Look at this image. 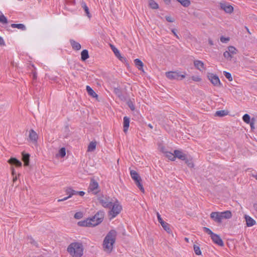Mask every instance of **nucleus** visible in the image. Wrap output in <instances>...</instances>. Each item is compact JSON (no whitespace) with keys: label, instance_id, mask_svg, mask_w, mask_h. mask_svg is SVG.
<instances>
[{"label":"nucleus","instance_id":"nucleus-45","mask_svg":"<svg viewBox=\"0 0 257 257\" xmlns=\"http://www.w3.org/2000/svg\"><path fill=\"white\" fill-rule=\"evenodd\" d=\"M157 216L158 220V221L160 224H162L163 222H165L162 218H161V215L159 214V212L157 213Z\"/></svg>","mask_w":257,"mask_h":257},{"label":"nucleus","instance_id":"nucleus-40","mask_svg":"<svg viewBox=\"0 0 257 257\" xmlns=\"http://www.w3.org/2000/svg\"><path fill=\"white\" fill-rule=\"evenodd\" d=\"M216 115L219 116H223L226 115V112L224 110H219L216 112Z\"/></svg>","mask_w":257,"mask_h":257},{"label":"nucleus","instance_id":"nucleus-39","mask_svg":"<svg viewBox=\"0 0 257 257\" xmlns=\"http://www.w3.org/2000/svg\"><path fill=\"white\" fill-rule=\"evenodd\" d=\"M59 155L62 157H64L66 155V150L65 148H62L59 151Z\"/></svg>","mask_w":257,"mask_h":257},{"label":"nucleus","instance_id":"nucleus-44","mask_svg":"<svg viewBox=\"0 0 257 257\" xmlns=\"http://www.w3.org/2000/svg\"><path fill=\"white\" fill-rule=\"evenodd\" d=\"M229 38H225V37H224L223 36H221L220 37V41L222 43H226L228 41H229Z\"/></svg>","mask_w":257,"mask_h":257},{"label":"nucleus","instance_id":"nucleus-8","mask_svg":"<svg viewBox=\"0 0 257 257\" xmlns=\"http://www.w3.org/2000/svg\"><path fill=\"white\" fill-rule=\"evenodd\" d=\"M114 199L106 196H102L98 198L99 202L105 208H110Z\"/></svg>","mask_w":257,"mask_h":257},{"label":"nucleus","instance_id":"nucleus-9","mask_svg":"<svg viewBox=\"0 0 257 257\" xmlns=\"http://www.w3.org/2000/svg\"><path fill=\"white\" fill-rule=\"evenodd\" d=\"M237 50L233 46H229L227 48V50L223 53L224 57L227 60H230L232 58V56L236 53Z\"/></svg>","mask_w":257,"mask_h":257},{"label":"nucleus","instance_id":"nucleus-51","mask_svg":"<svg viewBox=\"0 0 257 257\" xmlns=\"http://www.w3.org/2000/svg\"><path fill=\"white\" fill-rule=\"evenodd\" d=\"M1 46L2 45H5V42H4V40L1 38Z\"/></svg>","mask_w":257,"mask_h":257},{"label":"nucleus","instance_id":"nucleus-32","mask_svg":"<svg viewBox=\"0 0 257 257\" xmlns=\"http://www.w3.org/2000/svg\"><path fill=\"white\" fill-rule=\"evenodd\" d=\"M180 3L183 7H187L190 5L189 0H176Z\"/></svg>","mask_w":257,"mask_h":257},{"label":"nucleus","instance_id":"nucleus-52","mask_svg":"<svg viewBox=\"0 0 257 257\" xmlns=\"http://www.w3.org/2000/svg\"><path fill=\"white\" fill-rule=\"evenodd\" d=\"M161 150L162 152L163 153H164V154H165V152H167V151H165V148H163V147L161 148Z\"/></svg>","mask_w":257,"mask_h":257},{"label":"nucleus","instance_id":"nucleus-6","mask_svg":"<svg viewBox=\"0 0 257 257\" xmlns=\"http://www.w3.org/2000/svg\"><path fill=\"white\" fill-rule=\"evenodd\" d=\"M110 208L109 215L111 216L112 218H114L122 210V206L118 201L115 199Z\"/></svg>","mask_w":257,"mask_h":257},{"label":"nucleus","instance_id":"nucleus-2","mask_svg":"<svg viewBox=\"0 0 257 257\" xmlns=\"http://www.w3.org/2000/svg\"><path fill=\"white\" fill-rule=\"evenodd\" d=\"M116 232L114 230H110L105 237L103 241V248L105 252L110 253L112 250L115 243Z\"/></svg>","mask_w":257,"mask_h":257},{"label":"nucleus","instance_id":"nucleus-18","mask_svg":"<svg viewBox=\"0 0 257 257\" xmlns=\"http://www.w3.org/2000/svg\"><path fill=\"white\" fill-rule=\"evenodd\" d=\"M175 158H177L181 160H186V156L181 151L176 150L174 151Z\"/></svg>","mask_w":257,"mask_h":257},{"label":"nucleus","instance_id":"nucleus-34","mask_svg":"<svg viewBox=\"0 0 257 257\" xmlns=\"http://www.w3.org/2000/svg\"><path fill=\"white\" fill-rule=\"evenodd\" d=\"M161 224L164 229V230H165L168 233L170 232L171 229L170 228L169 225L168 223L164 222Z\"/></svg>","mask_w":257,"mask_h":257},{"label":"nucleus","instance_id":"nucleus-36","mask_svg":"<svg viewBox=\"0 0 257 257\" xmlns=\"http://www.w3.org/2000/svg\"><path fill=\"white\" fill-rule=\"evenodd\" d=\"M224 75L225 77L230 81L232 80V77L231 76V74L229 72L224 71L223 72Z\"/></svg>","mask_w":257,"mask_h":257},{"label":"nucleus","instance_id":"nucleus-53","mask_svg":"<svg viewBox=\"0 0 257 257\" xmlns=\"http://www.w3.org/2000/svg\"><path fill=\"white\" fill-rule=\"evenodd\" d=\"M164 2L167 4H169L170 2H171V0H164Z\"/></svg>","mask_w":257,"mask_h":257},{"label":"nucleus","instance_id":"nucleus-20","mask_svg":"<svg viewBox=\"0 0 257 257\" xmlns=\"http://www.w3.org/2000/svg\"><path fill=\"white\" fill-rule=\"evenodd\" d=\"M123 132L126 133L130 126V118L127 116L123 117Z\"/></svg>","mask_w":257,"mask_h":257},{"label":"nucleus","instance_id":"nucleus-38","mask_svg":"<svg viewBox=\"0 0 257 257\" xmlns=\"http://www.w3.org/2000/svg\"><path fill=\"white\" fill-rule=\"evenodd\" d=\"M127 105L128 106V107L130 108V109L132 110L133 111L135 109V105L132 101H131L130 100H128L127 102Z\"/></svg>","mask_w":257,"mask_h":257},{"label":"nucleus","instance_id":"nucleus-50","mask_svg":"<svg viewBox=\"0 0 257 257\" xmlns=\"http://www.w3.org/2000/svg\"><path fill=\"white\" fill-rule=\"evenodd\" d=\"M209 44L210 45H211V46L213 45V41H212L211 40H210V39H209Z\"/></svg>","mask_w":257,"mask_h":257},{"label":"nucleus","instance_id":"nucleus-48","mask_svg":"<svg viewBox=\"0 0 257 257\" xmlns=\"http://www.w3.org/2000/svg\"><path fill=\"white\" fill-rule=\"evenodd\" d=\"M186 161V163L187 164V165L189 167H193V164L191 162H189L188 160L186 159V160H185Z\"/></svg>","mask_w":257,"mask_h":257},{"label":"nucleus","instance_id":"nucleus-22","mask_svg":"<svg viewBox=\"0 0 257 257\" xmlns=\"http://www.w3.org/2000/svg\"><path fill=\"white\" fill-rule=\"evenodd\" d=\"M70 44L71 45L72 48L74 50H79L81 48V45L79 43L76 42L74 40H70Z\"/></svg>","mask_w":257,"mask_h":257},{"label":"nucleus","instance_id":"nucleus-10","mask_svg":"<svg viewBox=\"0 0 257 257\" xmlns=\"http://www.w3.org/2000/svg\"><path fill=\"white\" fill-rule=\"evenodd\" d=\"M98 184L94 180H92L90 183L88 191L93 194H96L98 192Z\"/></svg>","mask_w":257,"mask_h":257},{"label":"nucleus","instance_id":"nucleus-25","mask_svg":"<svg viewBox=\"0 0 257 257\" xmlns=\"http://www.w3.org/2000/svg\"><path fill=\"white\" fill-rule=\"evenodd\" d=\"M96 146V142H91L89 143L88 148H87V151L88 152H93L95 149Z\"/></svg>","mask_w":257,"mask_h":257},{"label":"nucleus","instance_id":"nucleus-11","mask_svg":"<svg viewBox=\"0 0 257 257\" xmlns=\"http://www.w3.org/2000/svg\"><path fill=\"white\" fill-rule=\"evenodd\" d=\"M38 139V136L37 134L33 130H31L29 131V141L34 145H36L37 144Z\"/></svg>","mask_w":257,"mask_h":257},{"label":"nucleus","instance_id":"nucleus-58","mask_svg":"<svg viewBox=\"0 0 257 257\" xmlns=\"http://www.w3.org/2000/svg\"><path fill=\"white\" fill-rule=\"evenodd\" d=\"M12 174H13V175H14V171H13Z\"/></svg>","mask_w":257,"mask_h":257},{"label":"nucleus","instance_id":"nucleus-30","mask_svg":"<svg viewBox=\"0 0 257 257\" xmlns=\"http://www.w3.org/2000/svg\"><path fill=\"white\" fill-rule=\"evenodd\" d=\"M165 156L168 158L171 161H175V156L174 153H172L170 152H165Z\"/></svg>","mask_w":257,"mask_h":257},{"label":"nucleus","instance_id":"nucleus-41","mask_svg":"<svg viewBox=\"0 0 257 257\" xmlns=\"http://www.w3.org/2000/svg\"><path fill=\"white\" fill-rule=\"evenodd\" d=\"M82 216H83V214L81 212H76L74 214V218L76 219H80L82 217Z\"/></svg>","mask_w":257,"mask_h":257},{"label":"nucleus","instance_id":"nucleus-37","mask_svg":"<svg viewBox=\"0 0 257 257\" xmlns=\"http://www.w3.org/2000/svg\"><path fill=\"white\" fill-rule=\"evenodd\" d=\"M203 230L207 233V234H209L210 237L214 233H213L209 228L204 227H203Z\"/></svg>","mask_w":257,"mask_h":257},{"label":"nucleus","instance_id":"nucleus-17","mask_svg":"<svg viewBox=\"0 0 257 257\" xmlns=\"http://www.w3.org/2000/svg\"><path fill=\"white\" fill-rule=\"evenodd\" d=\"M67 194L68 195L67 197H64L62 199H58V202L64 201L70 198L72 196L76 195V191L72 189L71 188H68L66 190Z\"/></svg>","mask_w":257,"mask_h":257},{"label":"nucleus","instance_id":"nucleus-57","mask_svg":"<svg viewBox=\"0 0 257 257\" xmlns=\"http://www.w3.org/2000/svg\"><path fill=\"white\" fill-rule=\"evenodd\" d=\"M17 179V177L14 178V181H15Z\"/></svg>","mask_w":257,"mask_h":257},{"label":"nucleus","instance_id":"nucleus-3","mask_svg":"<svg viewBox=\"0 0 257 257\" xmlns=\"http://www.w3.org/2000/svg\"><path fill=\"white\" fill-rule=\"evenodd\" d=\"M83 246L81 242L71 243L67 248V251L72 257H81L83 254Z\"/></svg>","mask_w":257,"mask_h":257},{"label":"nucleus","instance_id":"nucleus-31","mask_svg":"<svg viewBox=\"0 0 257 257\" xmlns=\"http://www.w3.org/2000/svg\"><path fill=\"white\" fill-rule=\"evenodd\" d=\"M149 6L153 9H157L159 8L158 4L154 0H150Z\"/></svg>","mask_w":257,"mask_h":257},{"label":"nucleus","instance_id":"nucleus-7","mask_svg":"<svg viewBox=\"0 0 257 257\" xmlns=\"http://www.w3.org/2000/svg\"><path fill=\"white\" fill-rule=\"evenodd\" d=\"M130 175L132 178L135 181L138 187L142 192L144 193L145 189L141 183L142 179L139 174L136 171L131 170L130 171Z\"/></svg>","mask_w":257,"mask_h":257},{"label":"nucleus","instance_id":"nucleus-28","mask_svg":"<svg viewBox=\"0 0 257 257\" xmlns=\"http://www.w3.org/2000/svg\"><path fill=\"white\" fill-rule=\"evenodd\" d=\"M11 27L13 28H17L18 29H20L22 30H26V27L24 24H12L11 25Z\"/></svg>","mask_w":257,"mask_h":257},{"label":"nucleus","instance_id":"nucleus-1","mask_svg":"<svg viewBox=\"0 0 257 257\" xmlns=\"http://www.w3.org/2000/svg\"><path fill=\"white\" fill-rule=\"evenodd\" d=\"M104 218V213L102 211H98L93 217L88 218L85 220L79 221L78 225L81 226L91 227L100 224Z\"/></svg>","mask_w":257,"mask_h":257},{"label":"nucleus","instance_id":"nucleus-42","mask_svg":"<svg viewBox=\"0 0 257 257\" xmlns=\"http://www.w3.org/2000/svg\"><path fill=\"white\" fill-rule=\"evenodd\" d=\"M7 18L3 14L1 13V23H3V24H6L7 23Z\"/></svg>","mask_w":257,"mask_h":257},{"label":"nucleus","instance_id":"nucleus-5","mask_svg":"<svg viewBox=\"0 0 257 257\" xmlns=\"http://www.w3.org/2000/svg\"><path fill=\"white\" fill-rule=\"evenodd\" d=\"M186 73L185 72L170 71L166 73V77L170 80H181L185 78Z\"/></svg>","mask_w":257,"mask_h":257},{"label":"nucleus","instance_id":"nucleus-33","mask_svg":"<svg viewBox=\"0 0 257 257\" xmlns=\"http://www.w3.org/2000/svg\"><path fill=\"white\" fill-rule=\"evenodd\" d=\"M194 251L196 255H201L202 252L200 249V247L197 245H194L193 246Z\"/></svg>","mask_w":257,"mask_h":257},{"label":"nucleus","instance_id":"nucleus-27","mask_svg":"<svg viewBox=\"0 0 257 257\" xmlns=\"http://www.w3.org/2000/svg\"><path fill=\"white\" fill-rule=\"evenodd\" d=\"M81 57L82 61H85L89 58L88 52L87 50H83L81 52Z\"/></svg>","mask_w":257,"mask_h":257},{"label":"nucleus","instance_id":"nucleus-13","mask_svg":"<svg viewBox=\"0 0 257 257\" xmlns=\"http://www.w3.org/2000/svg\"><path fill=\"white\" fill-rule=\"evenodd\" d=\"M194 65L195 68L200 71L203 72L205 70L204 64L202 61L198 60H194Z\"/></svg>","mask_w":257,"mask_h":257},{"label":"nucleus","instance_id":"nucleus-24","mask_svg":"<svg viewBox=\"0 0 257 257\" xmlns=\"http://www.w3.org/2000/svg\"><path fill=\"white\" fill-rule=\"evenodd\" d=\"M86 90L88 94L93 97H97V94L94 91V90L88 85L86 86Z\"/></svg>","mask_w":257,"mask_h":257},{"label":"nucleus","instance_id":"nucleus-21","mask_svg":"<svg viewBox=\"0 0 257 257\" xmlns=\"http://www.w3.org/2000/svg\"><path fill=\"white\" fill-rule=\"evenodd\" d=\"M30 155L27 153H22L23 161L24 162V165L27 166L29 164Z\"/></svg>","mask_w":257,"mask_h":257},{"label":"nucleus","instance_id":"nucleus-23","mask_svg":"<svg viewBox=\"0 0 257 257\" xmlns=\"http://www.w3.org/2000/svg\"><path fill=\"white\" fill-rule=\"evenodd\" d=\"M134 62H135V65L138 68L139 70H143L144 65H143V63L142 62V61L141 60H140L139 59H138V58L134 60Z\"/></svg>","mask_w":257,"mask_h":257},{"label":"nucleus","instance_id":"nucleus-26","mask_svg":"<svg viewBox=\"0 0 257 257\" xmlns=\"http://www.w3.org/2000/svg\"><path fill=\"white\" fill-rule=\"evenodd\" d=\"M9 163L13 165H15L17 167H21L22 166V163L19 160L16 158H12L9 160Z\"/></svg>","mask_w":257,"mask_h":257},{"label":"nucleus","instance_id":"nucleus-19","mask_svg":"<svg viewBox=\"0 0 257 257\" xmlns=\"http://www.w3.org/2000/svg\"><path fill=\"white\" fill-rule=\"evenodd\" d=\"M244 218L246 221V225L248 227H251L255 224V221L250 216L245 215Z\"/></svg>","mask_w":257,"mask_h":257},{"label":"nucleus","instance_id":"nucleus-56","mask_svg":"<svg viewBox=\"0 0 257 257\" xmlns=\"http://www.w3.org/2000/svg\"><path fill=\"white\" fill-rule=\"evenodd\" d=\"M185 240L187 241V242H188L189 241V239L188 238H185Z\"/></svg>","mask_w":257,"mask_h":257},{"label":"nucleus","instance_id":"nucleus-46","mask_svg":"<svg viewBox=\"0 0 257 257\" xmlns=\"http://www.w3.org/2000/svg\"><path fill=\"white\" fill-rule=\"evenodd\" d=\"M166 19L169 22H173L174 21V19L170 16L166 17Z\"/></svg>","mask_w":257,"mask_h":257},{"label":"nucleus","instance_id":"nucleus-35","mask_svg":"<svg viewBox=\"0 0 257 257\" xmlns=\"http://www.w3.org/2000/svg\"><path fill=\"white\" fill-rule=\"evenodd\" d=\"M250 116L248 114H245L242 117V119L246 123L250 122Z\"/></svg>","mask_w":257,"mask_h":257},{"label":"nucleus","instance_id":"nucleus-43","mask_svg":"<svg viewBox=\"0 0 257 257\" xmlns=\"http://www.w3.org/2000/svg\"><path fill=\"white\" fill-rule=\"evenodd\" d=\"M192 79L195 82H199L201 80V78L198 76H192Z\"/></svg>","mask_w":257,"mask_h":257},{"label":"nucleus","instance_id":"nucleus-55","mask_svg":"<svg viewBox=\"0 0 257 257\" xmlns=\"http://www.w3.org/2000/svg\"><path fill=\"white\" fill-rule=\"evenodd\" d=\"M253 177L257 180V174L253 175Z\"/></svg>","mask_w":257,"mask_h":257},{"label":"nucleus","instance_id":"nucleus-16","mask_svg":"<svg viewBox=\"0 0 257 257\" xmlns=\"http://www.w3.org/2000/svg\"><path fill=\"white\" fill-rule=\"evenodd\" d=\"M208 77L211 83L214 85L219 86L220 85V81L217 76L211 74L209 75Z\"/></svg>","mask_w":257,"mask_h":257},{"label":"nucleus","instance_id":"nucleus-29","mask_svg":"<svg viewBox=\"0 0 257 257\" xmlns=\"http://www.w3.org/2000/svg\"><path fill=\"white\" fill-rule=\"evenodd\" d=\"M81 7L84 10V11L86 13V15L87 16V17L88 18H90L91 16L89 13V9H88V7L87 6L86 3L84 2H82L81 3Z\"/></svg>","mask_w":257,"mask_h":257},{"label":"nucleus","instance_id":"nucleus-14","mask_svg":"<svg viewBox=\"0 0 257 257\" xmlns=\"http://www.w3.org/2000/svg\"><path fill=\"white\" fill-rule=\"evenodd\" d=\"M211 238L214 243L218 244L219 246L223 245V242L220 237L217 234L214 233L211 236Z\"/></svg>","mask_w":257,"mask_h":257},{"label":"nucleus","instance_id":"nucleus-47","mask_svg":"<svg viewBox=\"0 0 257 257\" xmlns=\"http://www.w3.org/2000/svg\"><path fill=\"white\" fill-rule=\"evenodd\" d=\"M85 194V192L84 191H76V195H79L81 196H83Z\"/></svg>","mask_w":257,"mask_h":257},{"label":"nucleus","instance_id":"nucleus-49","mask_svg":"<svg viewBox=\"0 0 257 257\" xmlns=\"http://www.w3.org/2000/svg\"><path fill=\"white\" fill-rule=\"evenodd\" d=\"M172 33L174 34V35H175L176 37H177V38L178 37V36H177V35L176 34V33L175 31V30H174V29H173V30H172Z\"/></svg>","mask_w":257,"mask_h":257},{"label":"nucleus","instance_id":"nucleus-15","mask_svg":"<svg viewBox=\"0 0 257 257\" xmlns=\"http://www.w3.org/2000/svg\"><path fill=\"white\" fill-rule=\"evenodd\" d=\"M220 8L226 13H231L233 11V8L232 6L226 3H220Z\"/></svg>","mask_w":257,"mask_h":257},{"label":"nucleus","instance_id":"nucleus-54","mask_svg":"<svg viewBox=\"0 0 257 257\" xmlns=\"http://www.w3.org/2000/svg\"><path fill=\"white\" fill-rule=\"evenodd\" d=\"M245 29H246L247 32L249 34H250V31H249V29H248L247 27H245Z\"/></svg>","mask_w":257,"mask_h":257},{"label":"nucleus","instance_id":"nucleus-4","mask_svg":"<svg viewBox=\"0 0 257 257\" xmlns=\"http://www.w3.org/2000/svg\"><path fill=\"white\" fill-rule=\"evenodd\" d=\"M210 216L215 222L221 223L223 219H230L232 217V214L229 210L223 212H212Z\"/></svg>","mask_w":257,"mask_h":257},{"label":"nucleus","instance_id":"nucleus-12","mask_svg":"<svg viewBox=\"0 0 257 257\" xmlns=\"http://www.w3.org/2000/svg\"><path fill=\"white\" fill-rule=\"evenodd\" d=\"M111 49L114 53L115 56L118 58V59L123 63L126 62V58L121 56L119 50L113 46H111Z\"/></svg>","mask_w":257,"mask_h":257}]
</instances>
